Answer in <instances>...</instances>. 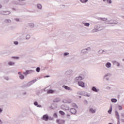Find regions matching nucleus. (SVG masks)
I'll return each mask as SVG.
<instances>
[{"label": "nucleus", "instance_id": "obj_3", "mask_svg": "<svg viewBox=\"0 0 124 124\" xmlns=\"http://www.w3.org/2000/svg\"><path fill=\"white\" fill-rule=\"evenodd\" d=\"M91 47H88L87 48L83 49L81 50V53L82 54H88L89 51H91Z\"/></svg>", "mask_w": 124, "mask_h": 124}, {"label": "nucleus", "instance_id": "obj_54", "mask_svg": "<svg viewBox=\"0 0 124 124\" xmlns=\"http://www.w3.org/2000/svg\"><path fill=\"white\" fill-rule=\"evenodd\" d=\"M2 111H3L2 108H0V114H1V113H2Z\"/></svg>", "mask_w": 124, "mask_h": 124}, {"label": "nucleus", "instance_id": "obj_44", "mask_svg": "<svg viewBox=\"0 0 124 124\" xmlns=\"http://www.w3.org/2000/svg\"><path fill=\"white\" fill-rule=\"evenodd\" d=\"M4 78L7 81H8V80H9V78H8V77L4 76Z\"/></svg>", "mask_w": 124, "mask_h": 124}, {"label": "nucleus", "instance_id": "obj_23", "mask_svg": "<svg viewBox=\"0 0 124 124\" xmlns=\"http://www.w3.org/2000/svg\"><path fill=\"white\" fill-rule=\"evenodd\" d=\"M83 79H84V78H83V77H82V76H78V77L76 78V80L77 81H79V80H83Z\"/></svg>", "mask_w": 124, "mask_h": 124}, {"label": "nucleus", "instance_id": "obj_18", "mask_svg": "<svg viewBox=\"0 0 124 124\" xmlns=\"http://www.w3.org/2000/svg\"><path fill=\"white\" fill-rule=\"evenodd\" d=\"M62 87L64 88L65 89V90H66L67 91H72V89H71V88H70V87L66 86V85H63L62 86Z\"/></svg>", "mask_w": 124, "mask_h": 124}, {"label": "nucleus", "instance_id": "obj_22", "mask_svg": "<svg viewBox=\"0 0 124 124\" xmlns=\"http://www.w3.org/2000/svg\"><path fill=\"white\" fill-rule=\"evenodd\" d=\"M98 20L99 21H107L108 19L107 18H102V17H98L97 18Z\"/></svg>", "mask_w": 124, "mask_h": 124}, {"label": "nucleus", "instance_id": "obj_60", "mask_svg": "<svg viewBox=\"0 0 124 124\" xmlns=\"http://www.w3.org/2000/svg\"><path fill=\"white\" fill-rule=\"evenodd\" d=\"M18 0V1H24V0Z\"/></svg>", "mask_w": 124, "mask_h": 124}, {"label": "nucleus", "instance_id": "obj_51", "mask_svg": "<svg viewBox=\"0 0 124 124\" xmlns=\"http://www.w3.org/2000/svg\"><path fill=\"white\" fill-rule=\"evenodd\" d=\"M73 106L76 107V108H78V106H77V105H76V104H73Z\"/></svg>", "mask_w": 124, "mask_h": 124}, {"label": "nucleus", "instance_id": "obj_16", "mask_svg": "<svg viewBox=\"0 0 124 124\" xmlns=\"http://www.w3.org/2000/svg\"><path fill=\"white\" fill-rule=\"evenodd\" d=\"M106 67L107 68H111V66H112V64H111V62H108L106 64Z\"/></svg>", "mask_w": 124, "mask_h": 124}, {"label": "nucleus", "instance_id": "obj_63", "mask_svg": "<svg viewBox=\"0 0 124 124\" xmlns=\"http://www.w3.org/2000/svg\"><path fill=\"white\" fill-rule=\"evenodd\" d=\"M13 10H16L15 8H13Z\"/></svg>", "mask_w": 124, "mask_h": 124}, {"label": "nucleus", "instance_id": "obj_7", "mask_svg": "<svg viewBox=\"0 0 124 124\" xmlns=\"http://www.w3.org/2000/svg\"><path fill=\"white\" fill-rule=\"evenodd\" d=\"M11 13L10 11H0V14L2 15H9Z\"/></svg>", "mask_w": 124, "mask_h": 124}, {"label": "nucleus", "instance_id": "obj_38", "mask_svg": "<svg viewBox=\"0 0 124 124\" xmlns=\"http://www.w3.org/2000/svg\"><path fill=\"white\" fill-rule=\"evenodd\" d=\"M53 102H60V98H56L55 100H53Z\"/></svg>", "mask_w": 124, "mask_h": 124}, {"label": "nucleus", "instance_id": "obj_64", "mask_svg": "<svg viewBox=\"0 0 124 124\" xmlns=\"http://www.w3.org/2000/svg\"><path fill=\"white\" fill-rule=\"evenodd\" d=\"M103 1H106V0H103Z\"/></svg>", "mask_w": 124, "mask_h": 124}, {"label": "nucleus", "instance_id": "obj_21", "mask_svg": "<svg viewBox=\"0 0 124 124\" xmlns=\"http://www.w3.org/2000/svg\"><path fill=\"white\" fill-rule=\"evenodd\" d=\"M13 3L14 4H19V5H25V3H20V2H18L17 1H13Z\"/></svg>", "mask_w": 124, "mask_h": 124}, {"label": "nucleus", "instance_id": "obj_31", "mask_svg": "<svg viewBox=\"0 0 124 124\" xmlns=\"http://www.w3.org/2000/svg\"><path fill=\"white\" fill-rule=\"evenodd\" d=\"M22 95H27L28 94V93H27V91L26 90H23L22 92Z\"/></svg>", "mask_w": 124, "mask_h": 124}, {"label": "nucleus", "instance_id": "obj_11", "mask_svg": "<svg viewBox=\"0 0 124 124\" xmlns=\"http://www.w3.org/2000/svg\"><path fill=\"white\" fill-rule=\"evenodd\" d=\"M81 95H83V96H87V97H90V96H91V94H88L87 92L82 91L81 92Z\"/></svg>", "mask_w": 124, "mask_h": 124}, {"label": "nucleus", "instance_id": "obj_2", "mask_svg": "<svg viewBox=\"0 0 124 124\" xmlns=\"http://www.w3.org/2000/svg\"><path fill=\"white\" fill-rule=\"evenodd\" d=\"M118 21H117L116 20H108V21H106L105 22L106 24H109L110 25H113V24H114V25H117V24H118Z\"/></svg>", "mask_w": 124, "mask_h": 124}, {"label": "nucleus", "instance_id": "obj_15", "mask_svg": "<svg viewBox=\"0 0 124 124\" xmlns=\"http://www.w3.org/2000/svg\"><path fill=\"white\" fill-rule=\"evenodd\" d=\"M92 91H93V92H94V93H98L99 92V89H96V87H95V86H93L92 88Z\"/></svg>", "mask_w": 124, "mask_h": 124}, {"label": "nucleus", "instance_id": "obj_12", "mask_svg": "<svg viewBox=\"0 0 124 124\" xmlns=\"http://www.w3.org/2000/svg\"><path fill=\"white\" fill-rule=\"evenodd\" d=\"M18 74L19 75V77L21 80H24L25 79V76L24 75L22 74V72H18Z\"/></svg>", "mask_w": 124, "mask_h": 124}, {"label": "nucleus", "instance_id": "obj_27", "mask_svg": "<svg viewBox=\"0 0 124 124\" xmlns=\"http://www.w3.org/2000/svg\"><path fill=\"white\" fill-rule=\"evenodd\" d=\"M59 113L60 114V115H61V116H64L65 115V113H64V112L62 111V110H60Z\"/></svg>", "mask_w": 124, "mask_h": 124}, {"label": "nucleus", "instance_id": "obj_59", "mask_svg": "<svg viewBox=\"0 0 124 124\" xmlns=\"http://www.w3.org/2000/svg\"><path fill=\"white\" fill-rule=\"evenodd\" d=\"M121 122L122 123H124V119H121Z\"/></svg>", "mask_w": 124, "mask_h": 124}, {"label": "nucleus", "instance_id": "obj_4", "mask_svg": "<svg viewBox=\"0 0 124 124\" xmlns=\"http://www.w3.org/2000/svg\"><path fill=\"white\" fill-rule=\"evenodd\" d=\"M33 72H34V71L33 70H27L25 72H23V73L24 75H25V76H27V75L29 74H31V73H33Z\"/></svg>", "mask_w": 124, "mask_h": 124}, {"label": "nucleus", "instance_id": "obj_33", "mask_svg": "<svg viewBox=\"0 0 124 124\" xmlns=\"http://www.w3.org/2000/svg\"><path fill=\"white\" fill-rule=\"evenodd\" d=\"M82 24H83L85 27H90V23H89L82 22Z\"/></svg>", "mask_w": 124, "mask_h": 124}, {"label": "nucleus", "instance_id": "obj_37", "mask_svg": "<svg viewBox=\"0 0 124 124\" xmlns=\"http://www.w3.org/2000/svg\"><path fill=\"white\" fill-rule=\"evenodd\" d=\"M31 39V35L30 34H27L26 36V39L27 40H29V39Z\"/></svg>", "mask_w": 124, "mask_h": 124}, {"label": "nucleus", "instance_id": "obj_25", "mask_svg": "<svg viewBox=\"0 0 124 124\" xmlns=\"http://www.w3.org/2000/svg\"><path fill=\"white\" fill-rule=\"evenodd\" d=\"M4 23H11V20L9 19H6L4 20Z\"/></svg>", "mask_w": 124, "mask_h": 124}, {"label": "nucleus", "instance_id": "obj_36", "mask_svg": "<svg viewBox=\"0 0 124 124\" xmlns=\"http://www.w3.org/2000/svg\"><path fill=\"white\" fill-rule=\"evenodd\" d=\"M71 73H72V70H69V71L66 72V74H67L68 75H70Z\"/></svg>", "mask_w": 124, "mask_h": 124}, {"label": "nucleus", "instance_id": "obj_8", "mask_svg": "<svg viewBox=\"0 0 124 124\" xmlns=\"http://www.w3.org/2000/svg\"><path fill=\"white\" fill-rule=\"evenodd\" d=\"M61 108L62 110H69V107L67 106L66 105H62L61 106Z\"/></svg>", "mask_w": 124, "mask_h": 124}, {"label": "nucleus", "instance_id": "obj_56", "mask_svg": "<svg viewBox=\"0 0 124 124\" xmlns=\"http://www.w3.org/2000/svg\"><path fill=\"white\" fill-rule=\"evenodd\" d=\"M106 89H107V90H110V89H111V87H109V86H107V87H106Z\"/></svg>", "mask_w": 124, "mask_h": 124}, {"label": "nucleus", "instance_id": "obj_13", "mask_svg": "<svg viewBox=\"0 0 124 124\" xmlns=\"http://www.w3.org/2000/svg\"><path fill=\"white\" fill-rule=\"evenodd\" d=\"M112 63H113V65H116V66H118V67L121 65V64L116 61H112Z\"/></svg>", "mask_w": 124, "mask_h": 124}, {"label": "nucleus", "instance_id": "obj_48", "mask_svg": "<svg viewBox=\"0 0 124 124\" xmlns=\"http://www.w3.org/2000/svg\"><path fill=\"white\" fill-rule=\"evenodd\" d=\"M119 110H123V108L121 106H118Z\"/></svg>", "mask_w": 124, "mask_h": 124}, {"label": "nucleus", "instance_id": "obj_28", "mask_svg": "<svg viewBox=\"0 0 124 124\" xmlns=\"http://www.w3.org/2000/svg\"><path fill=\"white\" fill-rule=\"evenodd\" d=\"M54 104H52L50 107V108L51 109H52L53 110H54V109H56V108H57V105H55V107H54Z\"/></svg>", "mask_w": 124, "mask_h": 124}, {"label": "nucleus", "instance_id": "obj_34", "mask_svg": "<svg viewBox=\"0 0 124 124\" xmlns=\"http://www.w3.org/2000/svg\"><path fill=\"white\" fill-rule=\"evenodd\" d=\"M79 1L80 2H81V3H87V2L88 1V0H79Z\"/></svg>", "mask_w": 124, "mask_h": 124}, {"label": "nucleus", "instance_id": "obj_40", "mask_svg": "<svg viewBox=\"0 0 124 124\" xmlns=\"http://www.w3.org/2000/svg\"><path fill=\"white\" fill-rule=\"evenodd\" d=\"M36 72H40V67H37L36 69Z\"/></svg>", "mask_w": 124, "mask_h": 124}, {"label": "nucleus", "instance_id": "obj_30", "mask_svg": "<svg viewBox=\"0 0 124 124\" xmlns=\"http://www.w3.org/2000/svg\"><path fill=\"white\" fill-rule=\"evenodd\" d=\"M111 102H113V103H116V102H117V101H118V100H117V99H116V98H111Z\"/></svg>", "mask_w": 124, "mask_h": 124}, {"label": "nucleus", "instance_id": "obj_19", "mask_svg": "<svg viewBox=\"0 0 124 124\" xmlns=\"http://www.w3.org/2000/svg\"><path fill=\"white\" fill-rule=\"evenodd\" d=\"M96 111V110L93 109V108H91L89 109V112H90V113H92V114H94V113H95Z\"/></svg>", "mask_w": 124, "mask_h": 124}, {"label": "nucleus", "instance_id": "obj_1", "mask_svg": "<svg viewBox=\"0 0 124 124\" xmlns=\"http://www.w3.org/2000/svg\"><path fill=\"white\" fill-rule=\"evenodd\" d=\"M36 81H37V79H33V80H31V81L29 82L28 83H27V84H25L24 85V87L25 88H28V87H31V85H32V84H34V83L35 82H36Z\"/></svg>", "mask_w": 124, "mask_h": 124}, {"label": "nucleus", "instance_id": "obj_42", "mask_svg": "<svg viewBox=\"0 0 124 124\" xmlns=\"http://www.w3.org/2000/svg\"><path fill=\"white\" fill-rule=\"evenodd\" d=\"M53 117H54V118H58V113H54L53 114Z\"/></svg>", "mask_w": 124, "mask_h": 124}, {"label": "nucleus", "instance_id": "obj_14", "mask_svg": "<svg viewBox=\"0 0 124 124\" xmlns=\"http://www.w3.org/2000/svg\"><path fill=\"white\" fill-rule=\"evenodd\" d=\"M70 111L71 114H73L74 115H75V114H76L77 113V110H76L74 108H71Z\"/></svg>", "mask_w": 124, "mask_h": 124}, {"label": "nucleus", "instance_id": "obj_6", "mask_svg": "<svg viewBox=\"0 0 124 124\" xmlns=\"http://www.w3.org/2000/svg\"><path fill=\"white\" fill-rule=\"evenodd\" d=\"M42 120L45 121L46 122H48L49 120V115L48 114H45L41 118Z\"/></svg>", "mask_w": 124, "mask_h": 124}, {"label": "nucleus", "instance_id": "obj_41", "mask_svg": "<svg viewBox=\"0 0 124 124\" xmlns=\"http://www.w3.org/2000/svg\"><path fill=\"white\" fill-rule=\"evenodd\" d=\"M68 55H69V53L65 52L63 53V57H66V56H68Z\"/></svg>", "mask_w": 124, "mask_h": 124}, {"label": "nucleus", "instance_id": "obj_62", "mask_svg": "<svg viewBox=\"0 0 124 124\" xmlns=\"http://www.w3.org/2000/svg\"><path fill=\"white\" fill-rule=\"evenodd\" d=\"M79 98H82V96H79Z\"/></svg>", "mask_w": 124, "mask_h": 124}, {"label": "nucleus", "instance_id": "obj_32", "mask_svg": "<svg viewBox=\"0 0 124 124\" xmlns=\"http://www.w3.org/2000/svg\"><path fill=\"white\" fill-rule=\"evenodd\" d=\"M29 26L30 27H31V29H32V28H34V24L31 23H29Z\"/></svg>", "mask_w": 124, "mask_h": 124}, {"label": "nucleus", "instance_id": "obj_24", "mask_svg": "<svg viewBox=\"0 0 124 124\" xmlns=\"http://www.w3.org/2000/svg\"><path fill=\"white\" fill-rule=\"evenodd\" d=\"M8 65H10V66H11L12 65H15V63L13 62L10 61L8 62Z\"/></svg>", "mask_w": 124, "mask_h": 124}, {"label": "nucleus", "instance_id": "obj_17", "mask_svg": "<svg viewBox=\"0 0 124 124\" xmlns=\"http://www.w3.org/2000/svg\"><path fill=\"white\" fill-rule=\"evenodd\" d=\"M56 93V91L52 89H47V93Z\"/></svg>", "mask_w": 124, "mask_h": 124}, {"label": "nucleus", "instance_id": "obj_9", "mask_svg": "<svg viewBox=\"0 0 124 124\" xmlns=\"http://www.w3.org/2000/svg\"><path fill=\"white\" fill-rule=\"evenodd\" d=\"M56 123L58 124H64V123H65V121L64 120H62L61 119H57L56 120Z\"/></svg>", "mask_w": 124, "mask_h": 124}, {"label": "nucleus", "instance_id": "obj_50", "mask_svg": "<svg viewBox=\"0 0 124 124\" xmlns=\"http://www.w3.org/2000/svg\"><path fill=\"white\" fill-rule=\"evenodd\" d=\"M84 104H85V105H88V101L85 100V101H84Z\"/></svg>", "mask_w": 124, "mask_h": 124}, {"label": "nucleus", "instance_id": "obj_20", "mask_svg": "<svg viewBox=\"0 0 124 124\" xmlns=\"http://www.w3.org/2000/svg\"><path fill=\"white\" fill-rule=\"evenodd\" d=\"M33 104L35 106H37V107H38L39 108H41L42 107L41 105H38V102H37V101L34 102Z\"/></svg>", "mask_w": 124, "mask_h": 124}, {"label": "nucleus", "instance_id": "obj_29", "mask_svg": "<svg viewBox=\"0 0 124 124\" xmlns=\"http://www.w3.org/2000/svg\"><path fill=\"white\" fill-rule=\"evenodd\" d=\"M37 7L38 9H42V5L41 4H37Z\"/></svg>", "mask_w": 124, "mask_h": 124}, {"label": "nucleus", "instance_id": "obj_61", "mask_svg": "<svg viewBox=\"0 0 124 124\" xmlns=\"http://www.w3.org/2000/svg\"><path fill=\"white\" fill-rule=\"evenodd\" d=\"M2 7V5H1V4H0V8H1Z\"/></svg>", "mask_w": 124, "mask_h": 124}, {"label": "nucleus", "instance_id": "obj_43", "mask_svg": "<svg viewBox=\"0 0 124 124\" xmlns=\"http://www.w3.org/2000/svg\"><path fill=\"white\" fill-rule=\"evenodd\" d=\"M12 59H14L15 60H19V57L14 56L12 57Z\"/></svg>", "mask_w": 124, "mask_h": 124}, {"label": "nucleus", "instance_id": "obj_47", "mask_svg": "<svg viewBox=\"0 0 124 124\" xmlns=\"http://www.w3.org/2000/svg\"><path fill=\"white\" fill-rule=\"evenodd\" d=\"M14 20H15V21H16V22H19L20 21V19L18 18H16L14 19Z\"/></svg>", "mask_w": 124, "mask_h": 124}, {"label": "nucleus", "instance_id": "obj_26", "mask_svg": "<svg viewBox=\"0 0 124 124\" xmlns=\"http://www.w3.org/2000/svg\"><path fill=\"white\" fill-rule=\"evenodd\" d=\"M104 52H105L104 50H103L102 49H100V50H99L98 51V55H101V54H103V53H104Z\"/></svg>", "mask_w": 124, "mask_h": 124}, {"label": "nucleus", "instance_id": "obj_53", "mask_svg": "<svg viewBox=\"0 0 124 124\" xmlns=\"http://www.w3.org/2000/svg\"><path fill=\"white\" fill-rule=\"evenodd\" d=\"M96 31H97V30H96V29H93V32H96Z\"/></svg>", "mask_w": 124, "mask_h": 124}, {"label": "nucleus", "instance_id": "obj_57", "mask_svg": "<svg viewBox=\"0 0 124 124\" xmlns=\"http://www.w3.org/2000/svg\"><path fill=\"white\" fill-rule=\"evenodd\" d=\"M2 121H1V120L0 119V124H2Z\"/></svg>", "mask_w": 124, "mask_h": 124}, {"label": "nucleus", "instance_id": "obj_45", "mask_svg": "<svg viewBox=\"0 0 124 124\" xmlns=\"http://www.w3.org/2000/svg\"><path fill=\"white\" fill-rule=\"evenodd\" d=\"M107 2H108V3H109V4H111V3H112L111 0H107Z\"/></svg>", "mask_w": 124, "mask_h": 124}, {"label": "nucleus", "instance_id": "obj_46", "mask_svg": "<svg viewBox=\"0 0 124 124\" xmlns=\"http://www.w3.org/2000/svg\"><path fill=\"white\" fill-rule=\"evenodd\" d=\"M14 44H15V45H18V44H19V42L18 41H15L14 42Z\"/></svg>", "mask_w": 124, "mask_h": 124}, {"label": "nucleus", "instance_id": "obj_5", "mask_svg": "<svg viewBox=\"0 0 124 124\" xmlns=\"http://www.w3.org/2000/svg\"><path fill=\"white\" fill-rule=\"evenodd\" d=\"M115 117L117 120V124H120V114L118 111L116 110L115 112Z\"/></svg>", "mask_w": 124, "mask_h": 124}, {"label": "nucleus", "instance_id": "obj_49", "mask_svg": "<svg viewBox=\"0 0 124 124\" xmlns=\"http://www.w3.org/2000/svg\"><path fill=\"white\" fill-rule=\"evenodd\" d=\"M48 120H49L50 121H53L54 120V118L49 117Z\"/></svg>", "mask_w": 124, "mask_h": 124}, {"label": "nucleus", "instance_id": "obj_55", "mask_svg": "<svg viewBox=\"0 0 124 124\" xmlns=\"http://www.w3.org/2000/svg\"><path fill=\"white\" fill-rule=\"evenodd\" d=\"M44 77V78H48V77H50V76L49 75H46V76Z\"/></svg>", "mask_w": 124, "mask_h": 124}, {"label": "nucleus", "instance_id": "obj_58", "mask_svg": "<svg viewBox=\"0 0 124 124\" xmlns=\"http://www.w3.org/2000/svg\"><path fill=\"white\" fill-rule=\"evenodd\" d=\"M106 80H107V81H109V78H106Z\"/></svg>", "mask_w": 124, "mask_h": 124}, {"label": "nucleus", "instance_id": "obj_35", "mask_svg": "<svg viewBox=\"0 0 124 124\" xmlns=\"http://www.w3.org/2000/svg\"><path fill=\"white\" fill-rule=\"evenodd\" d=\"M108 114H111L112 113V105L110 106L109 109L108 111Z\"/></svg>", "mask_w": 124, "mask_h": 124}, {"label": "nucleus", "instance_id": "obj_52", "mask_svg": "<svg viewBox=\"0 0 124 124\" xmlns=\"http://www.w3.org/2000/svg\"><path fill=\"white\" fill-rule=\"evenodd\" d=\"M78 94H80V95H82V92H78L77 93Z\"/></svg>", "mask_w": 124, "mask_h": 124}, {"label": "nucleus", "instance_id": "obj_10", "mask_svg": "<svg viewBox=\"0 0 124 124\" xmlns=\"http://www.w3.org/2000/svg\"><path fill=\"white\" fill-rule=\"evenodd\" d=\"M78 86H79L80 87H81V88H85V83L83 81H78Z\"/></svg>", "mask_w": 124, "mask_h": 124}, {"label": "nucleus", "instance_id": "obj_39", "mask_svg": "<svg viewBox=\"0 0 124 124\" xmlns=\"http://www.w3.org/2000/svg\"><path fill=\"white\" fill-rule=\"evenodd\" d=\"M110 75H111V74H110V73H108V74L105 75V76H104V78L105 79V78H106V77H108V76H110Z\"/></svg>", "mask_w": 124, "mask_h": 124}]
</instances>
